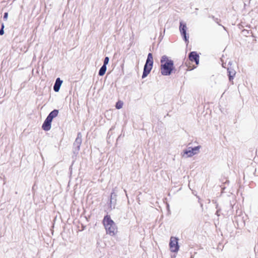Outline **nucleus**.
<instances>
[{
    "instance_id": "f257e3e1",
    "label": "nucleus",
    "mask_w": 258,
    "mask_h": 258,
    "mask_svg": "<svg viewBox=\"0 0 258 258\" xmlns=\"http://www.w3.org/2000/svg\"><path fill=\"white\" fill-rule=\"evenodd\" d=\"M160 72L163 76H170L175 69L173 61L164 55L160 59Z\"/></svg>"
},
{
    "instance_id": "f03ea898",
    "label": "nucleus",
    "mask_w": 258,
    "mask_h": 258,
    "mask_svg": "<svg viewBox=\"0 0 258 258\" xmlns=\"http://www.w3.org/2000/svg\"><path fill=\"white\" fill-rule=\"evenodd\" d=\"M102 223L107 234L114 236L117 233V226L115 222L111 219L110 215H105L103 218Z\"/></svg>"
},
{
    "instance_id": "7ed1b4c3",
    "label": "nucleus",
    "mask_w": 258,
    "mask_h": 258,
    "mask_svg": "<svg viewBox=\"0 0 258 258\" xmlns=\"http://www.w3.org/2000/svg\"><path fill=\"white\" fill-rule=\"evenodd\" d=\"M153 58L152 53H149L144 66L143 72L142 76V79H144L148 76L151 72L153 66Z\"/></svg>"
},
{
    "instance_id": "20e7f679",
    "label": "nucleus",
    "mask_w": 258,
    "mask_h": 258,
    "mask_svg": "<svg viewBox=\"0 0 258 258\" xmlns=\"http://www.w3.org/2000/svg\"><path fill=\"white\" fill-rule=\"evenodd\" d=\"M169 245L171 252H177L179 248L178 238L176 237L171 236Z\"/></svg>"
},
{
    "instance_id": "39448f33",
    "label": "nucleus",
    "mask_w": 258,
    "mask_h": 258,
    "mask_svg": "<svg viewBox=\"0 0 258 258\" xmlns=\"http://www.w3.org/2000/svg\"><path fill=\"white\" fill-rule=\"evenodd\" d=\"M82 135L81 133L77 134V137L73 144V153L74 154H78L80 149V146L82 144Z\"/></svg>"
},
{
    "instance_id": "423d86ee",
    "label": "nucleus",
    "mask_w": 258,
    "mask_h": 258,
    "mask_svg": "<svg viewBox=\"0 0 258 258\" xmlns=\"http://www.w3.org/2000/svg\"><path fill=\"white\" fill-rule=\"evenodd\" d=\"M179 31L183 39L185 42H188V34L187 33L186 24L182 21L180 22Z\"/></svg>"
},
{
    "instance_id": "0eeeda50",
    "label": "nucleus",
    "mask_w": 258,
    "mask_h": 258,
    "mask_svg": "<svg viewBox=\"0 0 258 258\" xmlns=\"http://www.w3.org/2000/svg\"><path fill=\"white\" fill-rule=\"evenodd\" d=\"M201 147V146L188 147L187 149L184 150L183 152L184 155H186V157H191L198 153Z\"/></svg>"
},
{
    "instance_id": "6e6552de",
    "label": "nucleus",
    "mask_w": 258,
    "mask_h": 258,
    "mask_svg": "<svg viewBox=\"0 0 258 258\" xmlns=\"http://www.w3.org/2000/svg\"><path fill=\"white\" fill-rule=\"evenodd\" d=\"M189 60L191 62H195L197 65L199 64L200 56L197 51H191L188 54Z\"/></svg>"
},
{
    "instance_id": "1a4fd4ad",
    "label": "nucleus",
    "mask_w": 258,
    "mask_h": 258,
    "mask_svg": "<svg viewBox=\"0 0 258 258\" xmlns=\"http://www.w3.org/2000/svg\"><path fill=\"white\" fill-rule=\"evenodd\" d=\"M117 195L113 190L110 194L109 207L112 209H114L116 204Z\"/></svg>"
},
{
    "instance_id": "9d476101",
    "label": "nucleus",
    "mask_w": 258,
    "mask_h": 258,
    "mask_svg": "<svg viewBox=\"0 0 258 258\" xmlns=\"http://www.w3.org/2000/svg\"><path fill=\"white\" fill-rule=\"evenodd\" d=\"M51 122L52 120L46 117L42 125V128L45 131H49L51 127Z\"/></svg>"
},
{
    "instance_id": "9b49d317",
    "label": "nucleus",
    "mask_w": 258,
    "mask_h": 258,
    "mask_svg": "<svg viewBox=\"0 0 258 258\" xmlns=\"http://www.w3.org/2000/svg\"><path fill=\"white\" fill-rule=\"evenodd\" d=\"M62 82L63 81L59 78H56L53 86V90L54 92H58L59 91Z\"/></svg>"
},
{
    "instance_id": "f8f14e48",
    "label": "nucleus",
    "mask_w": 258,
    "mask_h": 258,
    "mask_svg": "<svg viewBox=\"0 0 258 258\" xmlns=\"http://www.w3.org/2000/svg\"><path fill=\"white\" fill-rule=\"evenodd\" d=\"M59 111L58 109H54L52 111H51L47 115V117L48 118H49L51 120H53L54 118L56 117L58 115Z\"/></svg>"
},
{
    "instance_id": "ddd939ff",
    "label": "nucleus",
    "mask_w": 258,
    "mask_h": 258,
    "mask_svg": "<svg viewBox=\"0 0 258 258\" xmlns=\"http://www.w3.org/2000/svg\"><path fill=\"white\" fill-rule=\"evenodd\" d=\"M227 73L229 78V80L230 81H231L235 75V71L232 69L228 68L227 69Z\"/></svg>"
},
{
    "instance_id": "4468645a",
    "label": "nucleus",
    "mask_w": 258,
    "mask_h": 258,
    "mask_svg": "<svg viewBox=\"0 0 258 258\" xmlns=\"http://www.w3.org/2000/svg\"><path fill=\"white\" fill-rule=\"evenodd\" d=\"M107 70V67L105 66L102 65V67L99 69L98 72V75L100 76H103L105 74Z\"/></svg>"
},
{
    "instance_id": "2eb2a0df",
    "label": "nucleus",
    "mask_w": 258,
    "mask_h": 258,
    "mask_svg": "<svg viewBox=\"0 0 258 258\" xmlns=\"http://www.w3.org/2000/svg\"><path fill=\"white\" fill-rule=\"evenodd\" d=\"M123 102L121 101H118L115 104V107L116 109H119L122 107Z\"/></svg>"
},
{
    "instance_id": "dca6fc26",
    "label": "nucleus",
    "mask_w": 258,
    "mask_h": 258,
    "mask_svg": "<svg viewBox=\"0 0 258 258\" xmlns=\"http://www.w3.org/2000/svg\"><path fill=\"white\" fill-rule=\"evenodd\" d=\"M109 58L108 56H106L104 59L103 65L106 66L109 62Z\"/></svg>"
},
{
    "instance_id": "f3484780",
    "label": "nucleus",
    "mask_w": 258,
    "mask_h": 258,
    "mask_svg": "<svg viewBox=\"0 0 258 258\" xmlns=\"http://www.w3.org/2000/svg\"><path fill=\"white\" fill-rule=\"evenodd\" d=\"M4 24L3 23L1 26V28L0 29V35H3L4 34Z\"/></svg>"
},
{
    "instance_id": "a211bd4d",
    "label": "nucleus",
    "mask_w": 258,
    "mask_h": 258,
    "mask_svg": "<svg viewBox=\"0 0 258 258\" xmlns=\"http://www.w3.org/2000/svg\"><path fill=\"white\" fill-rule=\"evenodd\" d=\"M8 12H5L4 14V16H3V19L5 21H7V19H8Z\"/></svg>"
},
{
    "instance_id": "6ab92c4d",
    "label": "nucleus",
    "mask_w": 258,
    "mask_h": 258,
    "mask_svg": "<svg viewBox=\"0 0 258 258\" xmlns=\"http://www.w3.org/2000/svg\"><path fill=\"white\" fill-rule=\"evenodd\" d=\"M216 209H217V211H216V214L218 216H220V212L221 211V209H218V205H216Z\"/></svg>"
},
{
    "instance_id": "aec40b11",
    "label": "nucleus",
    "mask_w": 258,
    "mask_h": 258,
    "mask_svg": "<svg viewBox=\"0 0 258 258\" xmlns=\"http://www.w3.org/2000/svg\"><path fill=\"white\" fill-rule=\"evenodd\" d=\"M243 32L244 33L245 35H249L251 33V32H249V31L246 30H244L243 31Z\"/></svg>"
},
{
    "instance_id": "412c9836",
    "label": "nucleus",
    "mask_w": 258,
    "mask_h": 258,
    "mask_svg": "<svg viewBox=\"0 0 258 258\" xmlns=\"http://www.w3.org/2000/svg\"><path fill=\"white\" fill-rule=\"evenodd\" d=\"M214 21L216 23H217L218 25H221L219 23V21H220V20H219V19H218V18H216L215 19H214Z\"/></svg>"
},
{
    "instance_id": "4be33fe9",
    "label": "nucleus",
    "mask_w": 258,
    "mask_h": 258,
    "mask_svg": "<svg viewBox=\"0 0 258 258\" xmlns=\"http://www.w3.org/2000/svg\"><path fill=\"white\" fill-rule=\"evenodd\" d=\"M209 17L212 18L213 20L216 18L214 16H210Z\"/></svg>"
},
{
    "instance_id": "5701e85b",
    "label": "nucleus",
    "mask_w": 258,
    "mask_h": 258,
    "mask_svg": "<svg viewBox=\"0 0 258 258\" xmlns=\"http://www.w3.org/2000/svg\"><path fill=\"white\" fill-rule=\"evenodd\" d=\"M195 68H196V67H195V68H192V69H190V70H193L194 69H195Z\"/></svg>"
}]
</instances>
